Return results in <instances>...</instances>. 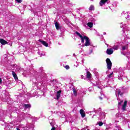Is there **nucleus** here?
<instances>
[{
	"instance_id": "obj_1",
	"label": "nucleus",
	"mask_w": 130,
	"mask_h": 130,
	"mask_svg": "<svg viewBox=\"0 0 130 130\" xmlns=\"http://www.w3.org/2000/svg\"><path fill=\"white\" fill-rule=\"evenodd\" d=\"M85 40L86 41L85 42V46H90L91 45V43H90V39L87 36H84L83 37V42L82 40H81V43H84L85 42Z\"/></svg>"
},
{
	"instance_id": "obj_2",
	"label": "nucleus",
	"mask_w": 130,
	"mask_h": 130,
	"mask_svg": "<svg viewBox=\"0 0 130 130\" xmlns=\"http://www.w3.org/2000/svg\"><path fill=\"white\" fill-rule=\"evenodd\" d=\"M106 62L107 63V69L111 70V68L112 67V62H111V60H110V59L107 58L106 59Z\"/></svg>"
},
{
	"instance_id": "obj_3",
	"label": "nucleus",
	"mask_w": 130,
	"mask_h": 130,
	"mask_svg": "<svg viewBox=\"0 0 130 130\" xmlns=\"http://www.w3.org/2000/svg\"><path fill=\"white\" fill-rule=\"evenodd\" d=\"M126 105H127V101H125L122 106V110L125 111L126 110Z\"/></svg>"
},
{
	"instance_id": "obj_4",
	"label": "nucleus",
	"mask_w": 130,
	"mask_h": 130,
	"mask_svg": "<svg viewBox=\"0 0 130 130\" xmlns=\"http://www.w3.org/2000/svg\"><path fill=\"white\" fill-rule=\"evenodd\" d=\"M39 42H41L43 45L44 46H46V47H48V43H47L46 42L44 41H42L41 40H39Z\"/></svg>"
},
{
	"instance_id": "obj_5",
	"label": "nucleus",
	"mask_w": 130,
	"mask_h": 130,
	"mask_svg": "<svg viewBox=\"0 0 130 130\" xmlns=\"http://www.w3.org/2000/svg\"><path fill=\"white\" fill-rule=\"evenodd\" d=\"M80 113L81 115V117H82L83 118H84V117L86 116V113H85V111H84V110L81 109L80 110Z\"/></svg>"
},
{
	"instance_id": "obj_6",
	"label": "nucleus",
	"mask_w": 130,
	"mask_h": 130,
	"mask_svg": "<svg viewBox=\"0 0 130 130\" xmlns=\"http://www.w3.org/2000/svg\"><path fill=\"white\" fill-rule=\"evenodd\" d=\"M106 53L109 55H110L112 54V53H113V50H112V49H111V48L107 49V51H106Z\"/></svg>"
},
{
	"instance_id": "obj_7",
	"label": "nucleus",
	"mask_w": 130,
	"mask_h": 130,
	"mask_svg": "<svg viewBox=\"0 0 130 130\" xmlns=\"http://www.w3.org/2000/svg\"><path fill=\"white\" fill-rule=\"evenodd\" d=\"M0 43H1L2 45H6V44H8V42L4 40V39H0Z\"/></svg>"
},
{
	"instance_id": "obj_8",
	"label": "nucleus",
	"mask_w": 130,
	"mask_h": 130,
	"mask_svg": "<svg viewBox=\"0 0 130 130\" xmlns=\"http://www.w3.org/2000/svg\"><path fill=\"white\" fill-rule=\"evenodd\" d=\"M60 93H61V90H58L57 91L56 93V99L57 100H58L59 98H60Z\"/></svg>"
},
{
	"instance_id": "obj_9",
	"label": "nucleus",
	"mask_w": 130,
	"mask_h": 130,
	"mask_svg": "<svg viewBox=\"0 0 130 130\" xmlns=\"http://www.w3.org/2000/svg\"><path fill=\"white\" fill-rule=\"evenodd\" d=\"M86 74V78L87 79H91L92 78V74H91V73H90L89 71H87Z\"/></svg>"
},
{
	"instance_id": "obj_10",
	"label": "nucleus",
	"mask_w": 130,
	"mask_h": 130,
	"mask_svg": "<svg viewBox=\"0 0 130 130\" xmlns=\"http://www.w3.org/2000/svg\"><path fill=\"white\" fill-rule=\"evenodd\" d=\"M108 1V0H101L100 2V5L101 6V7H102V6H103V5L107 3Z\"/></svg>"
},
{
	"instance_id": "obj_11",
	"label": "nucleus",
	"mask_w": 130,
	"mask_h": 130,
	"mask_svg": "<svg viewBox=\"0 0 130 130\" xmlns=\"http://www.w3.org/2000/svg\"><path fill=\"white\" fill-rule=\"evenodd\" d=\"M75 34H77V35H78V36H79V37H80L81 40H82V42H84V37H83V36H82L81 35H80L79 32L78 31H76L75 32Z\"/></svg>"
},
{
	"instance_id": "obj_12",
	"label": "nucleus",
	"mask_w": 130,
	"mask_h": 130,
	"mask_svg": "<svg viewBox=\"0 0 130 130\" xmlns=\"http://www.w3.org/2000/svg\"><path fill=\"white\" fill-rule=\"evenodd\" d=\"M55 26L56 27V30H59L60 29V26H59V23L58 22H56L55 23Z\"/></svg>"
},
{
	"instance_id": "obj_13",
	"label": "nucleus",
	"mask_w": 130,
	"mask_h": 130,
	"mask_svg": "<svg viewBox=\"0 0 130 130\" xmlns=\"http://www.w3.org/2000/svg\"><path fill=\"white\" fill-rule=\"evenodd\" d=\"M12 76H13L15 80H18V76L17 75V74H16V73H15L14 71H12Z\"/></svg>"
},
{
	"instance_id": "obj_14",
	"label": "nucleus",
	"mask_w": 130,
	"mask_h": 130,
	"mask_svg": "<svg viewBox=\"0 0 130 130\" xmlns=\"http://www.w3.org/2000/svg\"><path fill=\"white\" fill-rule=\"evenodd\" d=\"M73 89L74 96H77V95H78V91H77L75 88H73Z\"/></svg>"
},
{
	"instance_id": "obj_15",
	"label": "nucleus",
	"mask_w": 130,
	"mask_h": 130,
	"mask_svg": "<svg viewBox=\"0 0 130 130\" xmlns=\"http://www.w3.org/2000/svg\"><path fill=\"white\" fill-rule=\"evenodd\" d=\"M23 106L26 109L31 108V105L30 104H24Z\"/></svg>"
},
{
	"instance_id": "obj_16",
	"label": "nucleus",
	"mask_w": 130,
	"mask_h": 130,
	"mask_svg": "<svg viewBox=\"0 0 130 130\" xmlns=\"http://www.w3.org/2000/svg\"><path fill=\"white\" fill-rule=\"evenodd\" d=\"M87 26H88L89 28H92V27H93V22H88L87 23Z\"/></svg>"
},
{
	"instance_id": "obj_17",
	"label": "nucleus",
	"mask_w": 130,
	"mask_h": 130,
	"mask_svg": "<svg viewBox=\"0 0 130 130\" xmlns=\"http://www.w3.org/2000/svg\"><path fill=\"white\" fill-rule=\"evenodd\" d=\"M113 49H114V50H117V49H118V46H113L112 47Z\"/></svg>"
},
{
	"instance_id": "obj_18",
	"label": "nucleus",
	"mask_w": 130,
	"mask_h": 130,
	"mask_svg": "<svg viewBox=\"0 0 130 130\" xmlns=\"http://www.w3.org/2000/svg\"><path fill=\"white\" fill-rule=\"evenodd\" d=\"M89 11H93L94 10V6L91 5L89 8Z\"/></svg>"
},
{
	"instance_id": "obj_19",
	"label": "nucleus",
	"mask_w": 130,
	"mask_h": 130,
	"mask_svg": "<svg viewBox=\"0 0 130 130\" xmlns=\"http://www.w3.org/2000/svg\"><path fill=\"white\" fill-rule=\"evenodd\" d=\"M118 94L122 95H123V93L121 92V91H120V89H119L118 90Z\"/></svg>"
},
{
	"instance_id": "obj_20",
	"label": "nucleus",
	"mask_w": 130,
	"mask_h": 130,
	"mask_svg": "<svg viewBox=\"0 0 130 130\" xmlns=\"http://www.w3.org/2000/svg\"><path fill=\"white\" fill-rule=\"evenodd\" d=\"M99 126H102L103 125V122L102 121L99 122Z\"/></svg>"
},
{
	"instance_id": "obj_21",
	"label": "nucleus",
	"mask_w": 130,
	"mask_h": 130,
	"mask_svg": "<svg viewBox=\"0 0 130 130\" xmlns=\"http://www.w3.org/2000/svg\"><path fill=\"white\" fill-rule=\"evenodd\" d=\"M64 68L66 70H70V66L68 65H66Z\"/></svg>"
},
{
	"instance_id": "obj_22",
	"label": "nucleus",
	"mask_w": 130,
	"mask_h": 130,
	"mask_svg": "<svg viewBox=\"0 0 130 130\" xmlns=\"http://www.w3.org/2000/svg\"><path fill=\"white\" fill-rule=\"evenodd\" d=\"M113 75V72L111 73L109 75H108V78H111V76Z\"/></svg>"
},
{
	"instance_id": "obj_23",
	"label": "nucleus",
	"mask_w": 130,
	"mask_h": 130,
	"mask_svg": "<svg viewBox=\"0 0 130 130\" xmlns=\"http://www.w3.org/2000/svg\"><path fill=\"white\" fill-rule=\"evenodd\" d=\"M121 103H123V101L122 100V101H120V102H119L118 103V105L119 106V105H121Z\"/></svg>"
},
{
	"instance_id": "obj_24",
	"label": "nucleus",
	"mask_w": 130,
	"mask_h": 130,
	"mask_svg": "<svg viewBox=\"0 0 130 130\" xmlns=\"http://www.w3.org/2000/svg\"><path fill=\"white\" fill-rule=\"evenodd\" d=\"M126 47L125 46H123L122 47V50H125Z\"/></svg>"
},
{
	"instance_id": "obj_25",
	"label": "nucleus",
	"mask_w": 130,
	"mask_h": 130,
	"mask_svg": "<svg viewBox=\"0 0 130 130\" xmlns=\"http://www.w3.org/2000/svg\"><path fill=\"white\" fill-rule=\"evenodd\" d=\"M16 2H17V3H22V0H16Z\"/></svg>"
},
{
	"instance_id": "obj_26",
	"label": "nucleus",
	"mask_w": 130,
	"mask_h": 130,
	"mask_svg": "<svg viewBox=\"0 0 130 130\" xmlns=\"http://www.w3.org/2000/svg\"><path fill=\"white\" fill-rule=\"evenodd\" d=\"M51 130H55V127H52Z\"/></svg>"
},
{
	"instance_id": "obj_27",
	"label": "nucleus",
	"mask_w": 130,
	"mask_h": 130,
	"mask_svg": "<svg viewBox=\"0 0 130 130\" xmlns=\"http://www.w3.org/2000/svg\"><path fill=\"white\" fill-rule=\"evenodd\" d=\"M0 83L2 84V78H0Z\"/></svg>"
},
{
	"instance_id": "obj_28",
	"label": "nucleus",
	"mask_w": 130,
	"mask_h": 130,
	"mask_svg": "<svg viewBox=\"0 0 130 130\" xmlns=\"http://www.w3.org/2000/svg\"><path fill=\"white\" fill-rule=\"evenodd\" d=\"M100 99H101V100H102V99H103L102 97L100 96Z\"/></svg>"
},
{
	"instance_id": "obj_29",
	"label": "nucleus",
	"mask_w": 130,
	"mask_h": 130,
	"mask_svg": "<svg viewBox=\"0 0 130 130\" xmlns=\"http://www.w3.org/2000/svg\"><path fill=\"white\" fill-rule=\"evenodd\" d=\"M13 67H16V64H13Z\"/></svg>"
}]
</instances>
